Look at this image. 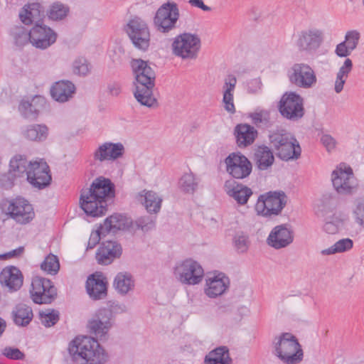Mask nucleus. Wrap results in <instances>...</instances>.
Listing matches in <instances>:
<instances>
[{
  "label": "nucleus",
  "instance_id": "obj_3",
  "mask_svg": "<svg viewBox=\"0 0 364 364\" xmlns=\"http://www.w3.org/2000/svg\"><path fill=\"white\" fill-rule=\"evenodd\" d=\"M68 352L76 364H105L109 356L97 340L87 336H77L68 346Z\"/></svg>",
  "mask_w": 364,
  "mask_h": 364
},
{
  "label": "nucleus",
  "instance_id": "obj_33",
  "mask_svg": "<svg viewBox=\"0 0 364 364\" xmlns=\"http://www.w3.org/2000/svg\"><path fill=\"white\" fill-rule=\"evenodd\" d=\"M225 187L228 189L227 191L228 195L234 198L237 204L240 205H245L253 193L250 188L241 183L230 186L228 185V181H226Z\"/></svg>",
  "mask_w": 364,
  "mask_h": 364
},
{
  "label": "nucleus",
  "instance_id": "obj_25",
  "mask_svg": "<svg viewBox=\"0 0 364 364\" xmlns=\"http://www.w3.org/2000/svg\"><path fill=\"white\" fill-rule=\"evenodd\" d=\"M46 99L36 95L31 101L22 100L18 105V111L26 119H36L40 112L46 106Z\"/></svg>",
  "mask_w": 364,
  "mask_h": 364
},
{
  "label": "nucleus",
  "instance_id": "obj_27",
  "mask_svg": "<svg viewBox=\"0 0 364 364\" xmlns=\"http://www.w3.org/2000/svg\"><path fill=\"white\" fill-rule=\"evenodd\" d=\"M75 90V86L71 81L60 80L52 85L50 95L56 102H65L73 97Z\"/></svg>",
  "mask_w": 364,
  "mask_h": 364
},
{
  "label": "nucleus",
  "instance_id": "obj_8",
  "mask_svg": "<svg viewBox=\"0 0 364 364\" xmlns=\"http://www.w3.org/2000/svg\"><path fill=\"white\" fill-rule=\"evenodd\" d=\"M134 46L141 51H147L151 41V34L147 23L139 17L130 19L125 27Z\"/></svg>",
  "mask_w": 364,
  "mask_h": 364
},
{
  "label": "nucleus",
  "instance_id": "obj_17",
  "mask_svg": "<svg viewBox=\"0 0 364 364\" xmlns=\"http://www.w3.org/2000/svg\"><path fill=\"white\" fill-rule=\"evenodd\" d=\"M112 311L106 308L100 309L88 324L90 332L102 338L112 326Z\"/></svg>",
  "mask_w": 364,
  "mask_h": 364
},
{
  "label": "nucleus",
  "instance_id": "obj_16",
  "mask_svg": "<svg viewBox=\"0 0 364 364\" xmlns=\"http://www.w3.org/2000/svg\"><path fill=\"white\" fill-rule=\"evenodd\" d=\"M30 37L33 46L44 50L56 41L57 33L49 26L37 21L30 30Z\"/></svg>",
  "mask_w": 364,
  "mask_h": 364
},
{
  "label": "nucleus",
  "instance_id": "obj_30",
  "mask_svg": "<svg viewBox=\"0 0 364 364\" xmlns=\"http://www.w3.org/2000/svg\"><path fill=\"white\" fill-rule=\"evenodd\" d=\"M237 145L245 148L252 144L257 137L258 132L254 127L248 124H239L234 129Z\"/></svg>",
  "mask_w": 364,
  "mask_h": 364
},
{
  "label": "nucleus",
  "instance_id": "obj_18",
  "mask_svg": "<svg viewBox=\"0 0 364 364\" xmlns=\"http://www.w3.org/2000/svg\"><path fill=\"white\" fill-rule=\"evenodd\" d=\"M293 240L294 232L287 223L275 226L267 239V244L276 250L289 246Z\"/></svg>",
  "mask_w": 364,
  "mask_h": 364
},
{
  "label": "nucleus",
  "instance_id": "obj_2",
  "mask_svg": "<svg viewBox=\"0 0 364 364\" xmlns=\"http://www.w3.org/2000/svg\"><path fill=\"white\" fill-rule=\"evenodd\" d=\"M131 67L136 79L134 97L141 105L147 107H157V100L153 95L155 72L147 61L140 58L132 59Z\"/></svg>",
  "mask_w": 364,
  "mask_h": 364
},
{
  "label": "nucleus",
  "instance_id": "obj_56",
  "mask_svg": "<svg viewBox=\"0 0 364 364\" xmlns=\"http://www.w3.org/2000/svg\"><path fill=\"white\" fill-rule=\"evenodd\" d=\"M223 102L224 109L230 114H233L236 112L235 107L233 102V94L223 93Z\"/></svg>",
  "mask_w": 364,
  "mask_h": 364
},
{
  "label": "nucleus",
  "instance_id": "obj_63",
  "mask_svg": "<svg viewBox=\"0 0 364 364\" xmlns=\"http://www.w3.org/2000/svg\"><path fill=\"white\" fill-rule=\"evenodd\" d=\"M6 328V321L0 317V337L2 336Z\"/></svg>",
  "mask_w": 364,
  "mask_h": 364
},
{
  "label": "nucleus",
  "instance_id": "obj_43",
  "mask_svg": "<svg viewBox=\"0 0 364 364\" xmlns=\"http://www.w3.org/2000/svg\"><path fill=\"white\" fill-rule=\"evenodd\" d=\"M353 247V241L350 238H343L337 241L331 247L321 251L323 255H330L336 253H341L351 250Z\"/></svg>",
  "mask_w": 364,
  "mask_h": 364
},
{
  "label": "nucleus",
  "instance_id": "obj_9",
  "mask_svg": "<svg viewBox=\"0 0 364 364\" xmlns=\"http://www.w3.org/2000/svg\"><path fill=\"white\" fill-rule=\"evenodd\" d=\"M30 294L35 304H50L56 299L58 290L51 280L36 276L32 279Z\"/></svg>",
  "mask_w": 364,
  "mask_h": 364
},
{
  "label": "nucleus",
  "instance_id": "obj_37",
  "mask_svg": "<svg viewBox=\"0 0 364 364\" xmlns=\"http://www.w3.org/2000/svg\"><path fill=\"white\" fill-rule=\"evenodd\" d=\"M23 134L28 140L42 141L46 139L48 129L44 124H32L26 127Z\"/></svg>",
  "mask_w": 364,
  "mask_h": 364
},
{
  "label": "nucleus",
  "instance_id": "obj_15",
  "mask_svg": "<svg viewBox=\"0 0 364 364\" xmlns=\"http://www.w3.org/2000/svg\"><path fill=\"white\" fill-rule=\"evenodd\" d=\"M290 82L301 88H310L316 82L315 72L306 63H295L288 73Z\"/></svg>",
  "mask_w": 364,
  "mask_h": 364
},
{
  "label": "nucleus",
  "instance_id": "obj_14",
  "mask_svg": "<svg viewBox=\"0 0 364 364\" xmlns=\"http://www.w3.org/2000/svg\"><path fill=\"white\" fill-rule=\"evenodd\" d=\"M26 176L31 185L40 190L48 186L52 180L50 167L43 159L30 161V168Z\"/></svg>",
  "mask_w": 364,
  "mask_h": 364
},
{
  "label": "nucleus",
  "instance_id": "obj_48",
  "mask_svg": "<svg viewBox=\"0 0 364 364\" xmlns=\"http://www.w3.org/2000/svg\"><path fill=\"white\" fill-rule=\"evenodd\" d=\"M41 269L51 274H55L60 269V263L57 256L50 254L42 262Z\"/></svg>",
  "mask_w": 364,
  "mask_h": 364
},
{
  "label": "nucleus",
  "instance_id": "obj_12",
  "mask_svg": "<svg viewBox=\"0 0 364 364\" xmlns=\"http://www.w3.org/2000/svg\"><path fill=\"white\" fill-rule=\"evenodd\" d=\"M224 161L226 171L233 178L244 179L252 173L251 161L240 151L229 154Z\"/></svg>",
  "mask_w": 364,
  "mask_h": 364
},
{
  "label": "nucleus",
  "instance_id": "obj_61",
  "mask_svg": "<svg viewBox=\"0 0 364 364\" xmlns=\"http://www.w3.org/2000/svg\"><path fill=\"white\" fill-rule=\"evenodd\" d=\"M189 4L193 6L202 9L204 11H211V8L206 6L202 0H189Z\"/></svg>",
  "mask_w": 364,
  "mask_h": 364
},
{
  "label": "nucleus",
  "instance_id": "obj_62",
  "mask_svg": "<svg viewBox=\"0 0 364 364\" xmlns=\"http://www.w3.org/2000/svg\"><path fill=\"white\" fill-rule=\"evenodd\" d=\"M108 89L109 93L114 96H117L121 92L120 87L118 84L110 85L108 86Z\"/></svg>",
  "mask_w": 364,
  "mask_h": 364
},
{
  "label": "nucleus",
  "instance_id": "obj_28",
  "mask_svg": "<svg viewBox=\"0 0 364 364\" xmlns=\"http://www.w3.org/2000/svg\"><path fill=\"white\" fill-rule=\"evenodd\" d=\"M133 220L125 215L114 213L107 218L101 226L105 230V233L112 232L116 233L119 230H127L132 228Z\"/></svg>",
  "mask_w": 364,
  "mask_h": 364
},
{
  "label": "nucleus",
  "instance_id": "obj_39",
  "mask_svg": "<svg viewBox=\"0 0 364 364\" xmlns=\"http://www.w3.org/2000/svg\"><path fill=\"white\" fill-rule=\"evenodd\" d=\"M144 196L141 195V201L144 200L143 204L145 206L147 212L150 213H157L159 212L161 206L162 199L152 191H145Z\"/></svg>",
  "mask_w": 364,
  "mask_h": 364
},
{
  "label": "nucleus",
  "instance_id": "obj_5",
  "mask_svg": "<svg viewBox=\"0 0 364 364\" xmlns=\"http://www.w3.org/2000/svg\"><path fill=\"white\" fill-rule=\"evenodd\" d=\"M272 353L284 364H299L304 358V351L295 336L282 333L272 342Z\"/></svg>",
  "mask_w": 364,
  "mask_h": 364
},
{
  "label": "nucleus",
  "instance_id": "obj_60",
  "mask_svg": "<svg viewBox=\"0 0 364 364\" xmlns=\"http://www.w3.org/2000/svg\"><path fill=\"white\" fill-rule=\"evenodd\" d=\"M24 251L23 247H19L12 251L9 252L4 255H1L0 257L4 259L15 257L21 255Z\"/></svg>",
  "mask_w": 364,
  "mask_h": 364
},
{
  "label": "nucleus",
  "instance_id": "obj_41",
  "mask_svg": "<svg viewBox=\"0 0 364 364\" xmlns=\"http://www.w3.org/2000/svg\"><path fill=\"white\" fill-rule=\"evenodd\" d=\"M198 186V181L193 173H184L178 181V187L184 193L193 194Z\"/></svg>",
  "mask_w": 364,
  "mask_h": 364
},
{
  "label": "nucleus",
  "instance_id": "obj_58",
  "mask_svg": "<svg viewBox=\"0 0 364 364\" xmlns=\"http://www.w3.org/2000/svg\"><path fill=\"white\" fill-rule=\"evenodd\" d=\"M320 140L328 151H331L336 148V141L330 134H323Z\"/></svg>",
  "mask_w": 364,
  "mask_h": 364
},
{
  "label": "nucleus",
  "instance_id": "obj_29",
  "mask_svg": "<svg viewBox=\"0 0 364 364\" xmlns=\"http://www.w3.org/2000/svg\"><path fill=\"white\" fill-rule=\"evenodd\" d=\"M274 151L271 146L262 144L257 146L254 149L252 160L260 171L270 168L274 162Z\"/></svg>",
  "mask_w": 364,
  "mask_h": 364
},
{
  "label": "nucleus",
  "instance_id": "obj_20",
  "mask_svg": "<svg viewBox=\"0 0 364 364\" xmlns=\"http://www.w3.org/2000/svg\"><path fill=\"white\" fill-rule=\"evenodd\" d=\"M353 179V170L350 166L345 167L344 169L339 167V168L332 172V183L339 194L346 195L351 193L355 187Z\"/></svg>",
  "mask_w": 364,
  "mask_h": 364
},
{
  "label": "nucleus",
  "instance_id": "obj_11",
  "mask_svg": "<svg viewBox=\"0 0 364 364\" xmlns=\"http://www.w3.org/2000/svg\"><path fill=\"white\" fill-rule=\"evenodd\" d=\"M279 111L284 118L297 121L304 115V100L296 92H286L279 101Z\"/></svg>",
  "mask_w": 364,
  "mask_h": 364
},
{
  "label": "nucleus",
  "instance_id": "obj_46",
  "mask_svg": "<svg viewBox=\"0 0 364 364\" xmlns=\"http://www.w3.org/2000/svg\"><path fill=\"white\" fill-rule=\"evenodd\" d=\"M91 65L84 57L77 58L73 63V73L78 76L85 77L91 71Z\"/></svg>",
  "mask_w": 364,
  "mask_h": 364
},
{
  "label": "nucleus",
  "instance_id": "obj_22",
  "mask_svg": "<svg viewBox=\"0 0 364 364\" xmlns=\"http://www.w3.org/2000/svg\"><path fill=\"white\" fill-rule=\"evenodd\" d=\"M86 290L92 300L105 299L107 295V282L102 273L90 275L86 281Z\"/></svg>",
  "mask_w": 364,
  "mask_h": 364
},
{
  "label": "nucleus",
  "instance_id": "obj_7",
  "mask_svg": "<svg viewBox=\"0 0 364 364\" xmlns=\"http://www.w3.org/2000/svg\"><path fill=\"white\" fill-rule=\"evenodd\" d=\"M201 42L197 34L183 33L173 40L171 48L173 53L182 59H196L200 49Z\"/></svg>",
  "mask_w": 364,
  "mask_h": 364
},
{
  "label": "nucleus",
  "instance_id": "obj_32",
  "mask_svg": "<svg viewBox=\"0 0 364 364\" xmlns=\"http://www.w3.org/2000/svg\"><path fill=\"white\" fill-rule=\"evenodd\" d=\"M232 359L230 357L229 348L221 346L210 350L205 355L203 364H232Z\"/></svg>",
  "mask_w": 364,
  "mask_h": 364
},
{
  "label": "nucleus",
  "instance_id": "obj_52",
  "mask_svg": "<svg viewBox=\"0 0 364 364\" xmlns=\"http://www.w3.org/2000/svg\"><path fill=\"white\" fill-rule=\"evenodd\" d=\"M105 230L100 225L95 232L91 233L87 242V250L93 249L99 243L101 237L106 236L107 233H105Z\"/></svg>",
  "mask_w": 364,
  "mask_h": 364
},
{
  "label": "nucleus",
  "instance_id": "obj_6",
  "mask_svg": "<svg viewBox=\"0 0 364 364\" xmlns=\"http://www.w3.org/2000/svg\"><path fill=\"white\" fill-rule=\"evenodd\" d=\"M287 196L282 191H269L259 196L255 210L264 217L278 215L286 206Z\"/></svg>",
  "mask_w": 364,
  "mask_h": 364
},
{
  "label": "nucleus",
  "instance_id": "obj_13",
  "mask_svg": "<svg viewBox=\"0 0 364 364\" xmlns=\"http://www.w3.org/2000/svg\"><path fill=\"white\" fill-rule=\"evenodd\" d=\"M174 273L183 284L189 285L199 284L204 276L201 265L192 259H187L176 266Z\"/></svg>",
  "mask_w": 364,
  "mask_h": 364
},
{
  "label": "nucleus",
  "instance_id": "obj_47",
  "mask_svg": "<svg viewBox=\"0 0 364 364\" xmlns=\"http://www.w3.org/2000/svg\"><path fill=\"white\" fill-rule=\"evenodd\" d=\"M39 317L43 325L51 327L56 324L60 319V313L55 309H48V312L40 311Z\"/></svg>",
  "mask_w": 364,
  "mask_h": 364
},
{
  "label": "nucleus",
  "instance_id": "obj_38",
  "mask_svg": "<svg viewBox=\"0 0 364 364\" xmlns=\"http://www.w3.org/2000/svg\"><path fill=\"white\" fill-rule=\"evenodd\" d=\"M9 34L12 37L14 44L18 47H23L28 43H31V38L30 37V31L24 26H14L11 28Z\"/></svg>",
  "mask_w": 364,
  "mask_h": 364
},
{
  "label": "nucleus",
  "instance_id": "obj_57",
  "mask_svg": "<svg viewBox=\"0 0 364 364\" xmlns=\"http://www.w3.org/2000/svg\"><path fill=\"white\" fill-rule=\"evenodd\" d=\"M237 83L236 77L233 75H229L225 78L223 85V93L233 94Z\"/></svg>",
  "mask_w": 364,
  "mask_h": 364
},
{
  "label": "nucleus",
  "instance_id": "obj_42",
  "mask_svg": "<svg viewBox=\"0 0 364 364\" xmlns=\"http://www.w3.org/2000/svg\"><path fill=\"white\" fill-rule=\"evenodd\" d=\"M353 68L352 60L347 58L343 65L340 68L339 71L337 73L336 80L335 82V92L340 93L343 89L346 80L348 77V73L351 71Z\"/></svg>",
  "mask_w": 364,
  "mask_h": 364
},
{
  "label": "nucleus",
  "instance_id": "obj_44",
  "mask_svg": "<svg viewBox=\"0 0 364 364\" xmlns=\"http://www.w3.org/2000/svg\"><path fill=\"white\" fill-rule=\"evenodd\" d=\"M156 225V216L143 215L133 221L132 228L134 230H140L143 232H147L154 228Z\"/></svg>",
  "mask_w": 364,
  "mask_h": 364
},
{
  "label": "nucleus",
  "instance_id": "obj_51",
  "mask_svg": "<svg viewBox=\"0 0 364 364\" xmlns=\"http://www.w3.org/2000/svg\"><path fill=\"white\" fill-rule=\"evenodd\" d=\"M360 37V33L355 30L350 31L346 33L344 42H346V44L351 51L356 48Z\"/></svg>",
  "mask_w": 364,
  "mask_h": 364
},
{
  "label": "nucleus",
  "instance_id": "obj_26",
  "mask_svg": "<svg viewBox=\"0 0 364 364\" xmlns=\"http://www.w3.org/2000/svg\"><path fill=\"white\" fill-rule=\"evenodd\" d=\"M323 41V33L318 29L304 31L297 40V46L302 50H314Z\"/></svg>",
  "mask_w": 364,
  "mask_h": 364
},
{
  "label": "nucleus",
  "instance_id": "obj_23",
  "mask_svg": "<svg viewBox=\"0 0 364 364\" xmlns=\"http://www.w3.org/2000/svg\"><path fill=\"white\" fill-rule=\"evenodd\" d=\"M122 253V245L117 241L107 240L103 242L96 253L98 264L107 265L115 259L119 258Z\"/></svg>",
  "mask_w": 364,
  "mask_h": 364
},
{
  "label": "nucleus",
  "instance_id": "obj_19",
  "mask_svg": "<svg viewBox=\"0 0 364 364\" xmlns=\"http://www.w3.org/2000/svg\"><path fill=\"white\" fill-rule=\"evenodd\" d=\"M8 210L10 216L21 224L29 223L35 216L32 205L23 198L13 200L8 207Z\"/></svg>",
  "mask_w": 364,
  "mask_h": 364
},
{
  "label": "nucleus",
  "instance_id": "obj_54",
  "mask_svg": "<svg viewBox=\"0 0 364 364\" xmlns=\"http://www.w3.org/2000/svg\"><path fill=\"white\" fill-rule=\"evenodd\" d=\"M250 117L252 119V123L255 125L259 124H267L269 121V113L267 111L261 110L250 114Z\"/></svg>",
  "mask_w": 364,
  "mask_h": 364
},
{
  "label": "nucleus",
  "instance_id": "obj_34",
  "mask_svg": "<svg viewBox=\"0 0 364 364\" xmlns=\"http://www.w3.org/2000/svg\"><path fill=\"white\" fill-rule=\"evenodd\" d=\"M30 168V161H28L25 155L16 154L12 157L9 162V173L14 177H22Z\"/></svg>",
  "mask_w": 364,
  "mask_h": 364
},
{
  "label": "nucleus",
  "instance_id": "obj_1",
  "mask_svg": "<svg viewBox=\"0 0 364 364\" xmlns=\"http://www.w3.org/2000/svg\"><path fill=\"white\" fill-rule=\"evenodd\" d=\"M115 197V185L111 179L100 176L95 178L90 188L80 191V206L85 213L92 217H100L107 211L108 201Z\"/></svg>",
  "mask_w": 364,
  "mask_h": 364
},
{
  "label": "nucleus",
  "instance_id": "obj_45",
  "mask_svg": "<svg viewBox=\"0 0 364 364\" xmlns=\"http://www.w3.org/2000/svg\"><path fill=\"white\" fill-rule=\"evenodd\" d=\"M69 11L70 9L68 6L60 2H55L50 6L48 11V16L53 21L62 20L68 16Z\"/></svg>",
  "mask_w": 364,
  "mask_h": 364
},
{
  "label": "nucleus",
  "instance_id": "obj_35",
  "mask_svg": "<svg viewBox=\"0 0 364 364\" xmlns=\"http://www.w3.org/2000/svg\"><path fill=\"white\" fill-rule=\"evenodd\" d=\"M12 314L14 322L21 326H28L33 317L31 307L25 304H17Z\"/></svg>",
  "mask_w": 364,
  "mask_h": 364
},
{
  "label": "nucleus",
  "instance_id": "obj_10",
  "mask_svg": "<svg viewBox=\"0 0 364 364\" xmlns=\"http://www.w3.org/2000/svg\"><path fill=\"white\" fill-rule=\"evenodd\" d=\"M179 15L176 3L168 1L162 4L156 11L154 18V23L157 31L168 33L176 28Z\"/></svg>",
  "mask_w": 364,
  "mask_h": 364
},
{
  "label": "nucleus",
  "instance_id": "obj_31",
  "mask_svg": "<svg viewBox=\"0 0 364 364\" xmlns=\"http://www.w3.org/2000/svg\"><path fill=\"white\" fill-rule=\"evenodd\" d=\"M230 279L223 273H220L206 281L207 288L205 291L210 298H215L223 294L229 287Z\"/></svg>",
  "mask_w": 364,
  "mask_h": 364
},
{
  "label": "nucleus",
  "instance_id": "obj_36",
  "mask_svg": "<svg viewBox=\"0 0 364 364\" xmlns=\"http://www.w3.org/2000/svg\"><path fill=\"white\" fill-rule=\"evenodd\" d=\"M113 286L119 294L125 295L134 289V280L130 273L119 272L114 279Z\"/></svg>",
  "mask_w": 364,
  "mask_h": 364
},
{
  "label": "nucleus",
  "instance_id": "obj_53",
  "mask_svg": "<svg viewBox=\"0 0 364 364\" xmlns=\"http://www.w3.org/2000/svg\"><path fill=\"white\" fill-rule=\"evenodd\" d=\"M234 247L238 253L246 252L248 250V238L245 235H237L233 239Z\"/></svg>",
  "mask_w": 364,
  "mask_h": 364
},
{
  "label": "nucleus",
  "instance_id": "obj_59",
  "mask_svg": "<svg viewBox=\"0 0 364 364\" xmlns=\"http://www.w3.org/2000/svg\"><path fill=\"white\" fill-rule=\"evenodd\" d=\"M335 52L339 57H347L350 54L351 50L348 48L346 42L343 41L337 45Z\"/></svg>",
  "mask_w": 364,
  "mask_h": 364
},
{
  "label": "nucleus",
  "instance_id": "obj_55",
  "mask_svg": "<svg viewBox=\"0 0 364 364\" xmlns=\"http://www.w3.org/2000/svg\"><path fill=\"white\" fill-rule=\"evenodd\" d=\"M343 224V221L338 218H333L331 221H327L323 225V230L328 234H335L338 230L340 225Z\"/></svg>",
  "mask_w": 364,
  "mask_h": 364
},
{
  "label": "nucleus",
  "instance_id": "obj_64",
  "mask_svg": "<svg viewBox=\"0 0 364 364\" xmlns=\"http://www.w3.org/2000/svg\"><path fill=\"white\" fill-rule=\"evenodd\" d=\"M252 82H255V83H256V82H257V80H252Z\"/></svg>",
  "mask_w": 364,
  "mask_h": 364
},
{
  "label": "nucleus",
  "instance_id": "obj_49",
  "mask_svg": "<svg viewBox=\"0 0 364 364\" xmlns=\"http://www.w3.org/2000/svg\"><path fill=\"white\" fill-rule=\"evenodd\" d=\"M353 215L355 223L364 228V198H360L355 200Z\"/></svg>",
  "mask_w": 364,
  "mask_h": 364
},
{
  "label": "nucleus",
  "instance_id": "obj_4",
  "mask_svg": "<svg viewBox=\"0 0 364 364\" xmlns=\"http://www.w3.org/2000/svg\"><path fill=\"white\" fill-rule=\"evenodd\" d=\"M269 145L277 156L282 161L296 160L301 156V148L296 137L284 129H277L269 134Z\"/></svg>",
  "mask_w": 364,
  "mask_h": 364
},
{
  "label": "nucleus",
  "instance_id": "obj_40",
  "mask_svg": "<svg viewBox=\"0 0 364 364\" xmlns=\"http://www.w3.org/2000/svg\"><path fill=\"white\" fill-rule=\"evenodd\" d=\"M41 6L38 3L28 4L23 8L24 14L21 12L19 17L25 25H31L38 17L40 16Z\"/></svg>",
  "mask_w": 364,
  "mask_h": 364
},
{
  "label": "nucleus",
  "instance_id": "obj_50",
  "mask_svg": "<svg viewBox=\"0 0 364 364\" xmlns=\"http://www.w3.org/2000/svg\"><path fill=\"white\" fill-rule=\"evenodd\" d=\"M1 354L10 360H23L25 358L24 353L15 347H5L2 350Z\"/></svg>",
  "mask_w": 364,
  "mask_h": 364
},
{
  "label": "nucleus",
  "instance_id": "obj_21",
  "mask_svg": "<svg viewBox=\"0 0 364 364\" xmlns=\"http://www.w3.org/2000/svg\"><path fill=\"white\" fill-rule=\"evenodd\" d=\"M125 152L124 145L120 143L107 141L98 146L93 153V159L96 161H114L123 156Z\"/></svg>",
  "mask_w": 364,
  "mask_h": 364
},
{
  "label": "nucleus",
  "instance_id": "obj_24",
  "mask_svg": "<svg viewBox=\"0 0 364 364\" xmlns=\"http://www.w3.org/2000/svg\"><path fill=\"white\" fill-rule=\"evenodd\" d=\"M0 282L10 291H16L23 285V276L21 270L14 266L4 268L0 273Z\"/></svg>",
  "mask_w": 364,
  "mask_h": 364
}]
</instances>
